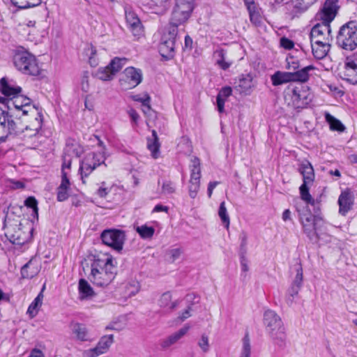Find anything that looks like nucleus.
<instances>
[{
    "label": "nucleus",
    "instance_id": "obj_19",
    "mask_svg": "<svg viewBox=\"0 0 357 357\" xmlns=\"http://www.w3.org/2000/svg\"><path fill=\"white\" fill-rule=\"evenodd\" d=\"M125 16L127 26L135 36L143 34V26L137 15L130 8H125Z\"/></svg>",
    "mask_w": 357,
    "mask_h": 357
},
{
    "label": "nucleus",
    "instance_id": "obj_36",
    "mask_svg": "<svg viewBox=\"0 0 357 357\" xmlns=\"http://www.w3.org/2000/svg\"><path fill=\"white\" fill-rule=\"evenodd\" d=\"M79 291L82 298H88L94 294L93 289L84 279H80L79 281Z\"/></svg>",
    "mask_w": 357,
    "mask_h": 357
},
{
    "label": "nucleus",
    "instance_id": "obj_56",
    "mask_svg": "<svg viewBox=\"0 0 357 357\" xmlns=\"http://www.w3.org/2000/svg\"><path fill=\"white\" fill-rule=\"evenodd\" d=\"M240 255H246L247 253V236L243 233L241 236Z\"/></svg>",
    "mask_w": 357,
    "mask_h": 357
},
{
    "label": "nucleus",
    "instance_id": "obj_26",
    "mask_svg": "<svg viewBox=\"0 0 357 357\" xmlns=\"http://www.w3.org/2000/svg\"><path fill=\"white\" fill-rule=\"evenodd\" d=\"M84 152V148L73 139H68L64 149V154L69 157L79 158Z\"/></svg>",
    "mask_w": 357,
    "mask_h": 357
},
{
    "label": "nucleus",
    "instance_id": "obj_24",
    "mask_svg": "<svg viewBox=\"0 0 357 357\" xmlns=\"http://www.w3.org/2000/svg\"><path fill=\"white\" fill-rule=\"evenodd\" d=\"M70 188V181L67 176V173L63 172L61 175V182L57 188V200L59 202L66 201L68 197V189Z\"/></svg>",
    "mask_w": 357,
    "mask_h": 357
},
{
    "label": "nucleus",
    "instance_id": "obj_12",
    "mask_svg": "<svg viewBox=\"0 0 357 357\" xmlns=\"http://www.w3.org/2000/svg\"><path fill=\"white\" fill-rule=\"evenodd\" d=\"M190 162V179L188 190L190 197L194 199L196 197L200 187L201 167L200 160L197 157L193 156Z\"/></svg>",
    "mask_w": 357,
    "mask_h": 357
},
{
    "label": "nucleus",
    "instance_id": "obj_48",
    "mask_svg": "<svg viewBox=\"0 0 357 357\" xmlns=\"http://www.w3.org/2000/svg\"><path fill=\"white\" fill-rule=\"evenodd\" d=\"M31 264V261H29L22 267L21 275L23 278H32L37 273L36 270L29 271Z\"/></svg>",
    "mask_w": 357,
    "mask_h": 357
},
{
    "label": "nucleus",
    "instance_id": "obj_15",
    "mask_svg": "<svg viewBox=\"0 0 357 357\" xmlns=\"http://www.w3.org/2000/svg\"><path fill=\"white\" fill-rule=\"evenodd\" d=\"M142 80V73L140 69L128 67L123 71V77L120 79V84L126 89H132L139 84Z\"/></svg>",
    "mask_w": 357,
    "mask_h": 357
},
{
    "label": "nucleus",
    "instance_id": "obj_41",
    "mask_svg": "<svg viewBox=\"0 0 357 357\" xmlns=\"http://www.w3.org/2000/svg\"><path fill=\"white\" fill-rule=\"evenodd\" d=\"M218 215L220 218L222 224L227 229H228L230 224V219L225 206V202H222L220 204Z\"/></svg>",
    "mask_w": 357,
    "mask_h": 357
},
{
    "label": "nucleus",
    "instance_id": "obj_7",
    "mask_svg": "<svg viewBox=\"0 0 357 357\" xmlns=\"http://www.w3.org/2000/svg\"><path fill=\"white\" fill-rule=\"evenodd\" d=\"M106 159L105 153L103 151L91 152L87 153L79 162V172L83 183H85V178H87L94 169L101 165L105 164Z\"/></svg>",
    "mask_w": 357,
    "mask_h": 357
},
{
    "label": "nucleus",
    "instance_id": "obj_22",
    "mask_svg": "<svg viewBox=\"0 0 357 357\" xmlns=\"http://www.w3.org/2000/svg\"><path fill=\"white\" fill-rule=\"evenodd\" d=\"M299 172L303 176V181L305 183H312L314 180V168L307 160L302 161L299 166Z\"/></svg>",
    "mask_w": 357,
    "mask_h": 357
},
{
    "label": "nucleus",
    "instance_id": "obj_28",
    "mask_svg": "<svg viewBox=\"0 0 357 357\" xmlns=\"http://www.w3.org/2000/svg\"><path fill=\"white\" fill-rule=\"evenodd\" d=\"M318 0H291L288 3L289 8H293L295 15L305 12L310 6L313 5Z\"/></svg>",
    "mask_w": 357,
    "mask_h": 357
},
{
    "label": "nucleus",
    "instance_id": "obj_14",
    "mask_svg": "<svg viewBox=\"0 0 357 357\" xmlns=\"http://www.w3.org/2000/svg\"><path fill=\"white\" fill-rule=\"evenodd\" d=\"M8 107L13 106L16 112H21L22 116L28 114H35L38 113L37 107L31 104V99L20 95H16L13 97L12 100L8 102Z\"/></svg>",
    "mask_w": 357,
    "mask_h": 357
},
{
    "label": "nucleus",
    "instance_id": "obj_46",
    "mask_svg": "<svg viewBox=\"0 0 357 357\" xmlns=\"http://www.w3.org/2000/svg\"><path fill=\"white\" fill-rule=\"evenodd\" d=\"M301 288V287L291 283V287L287 291V302L288 304L293 303L294 297L298 294Z\"/></svg>",
    "mask_w": 357,
    "mask_h": 357
},
{
    "label": "nucleus",
    "instance_id": "obj_33",
    "mask_svg": "<svg viewBox=\"0 0 357 357\" xmlns=\"http://www.w3.org/2000/svg\"><path fill=\"white\" fill-rule=\"evenodd\" d=\"M189 329L190 326L185 325L184 327L181 328L177 332L171 335L165 340H164L162 346L163 347H168L170 345L176 343L178 340H180L184 335L187 333Z\"/></svg>",
    "mask_w": 357,
    "mask_h": 357
},
{
    "label": "nucleus",
    "instance_id": "obj_37",
    "mask_svg": "<svg viewBox=\"0 0 357 357\" xmlns=\"http://www.w3.org/2000/svg\"><path fill=\"white\" fill-rule=\"evenodd\" d=\"M128 59L126 58L115 57L107 65L109 70L115 75L126 65Z\"/></svg>",
    "mask_w": 357,
    "mask_h": 357
},
{
    "label": "nucleus",
    "instance_id": "obj_40",
    "mask_svg": "<svg viewBox=\"0 0 357 357\" xmlns=\"http://www.w3.org/2000/svg\"><path fill=\"white\" fill-rule=\"evenodd\" d=\"M310 184V183H305L303 182L299 188L300 194L303 200H304L307 204L314 206L315 204V201L310 194L309 188L307 187V185Z\"/></svg>",
    "mask_w": 357,
    "mask_h": 357
},
{
    "label": "nucleus",
    "instance_id": "obj_18",
    "mask_svg": "<svg viewBox=\"0 0 357 357\" xmlns=\"http://www.w3.org/2000/svg\"><path fill=\"white\" fill-rule=\"evenodd\" d=\"M338 75L348 82L357 84V62L347 58L344 66L338 69Z\"/></svg>",
    "mask_w": 357,
    "mask_h": 357
},
{
    "label": "nucleus",
    "instance_id": "obj_9",
    "mask_svg": "<svg viewBox=\"0 0 357 357\" xmlns=\"http://www.w3.org/2000/svg\"><path fill=\"white\" fill-rule=\"evenodd\" d=\"M286 93L291 97L293 105L296 108H303L308 105L313 98V94L307 86L290 84Z\"/></svg>",
    "mask_w": 357,
    "mask_h": 357
},
{
    "label": "nucleus",
    "instance_id": "obj_34",
    "mask_svg": "<svg viewBox=\"0 0 357 357\" xmlns=\"http://www.w3.org/2000/svg\"><path fill=\"white\" fill-rule=\"evenodd\" d=\"M43 299V291H41L38 295L35 298L33 301L29 305L27 314L30 317L33 318L36 316L38 312L40 307L42 305Z\"/></svg>",
    "mask_w": 357,
    "mask_h": 357
},
{
    "label": "nucleus",
    "instance_id": "obj_55",
    "mask_svg": "<svg viewBox=\"0 0 357 357\" xmlns=\"http://www.w3.org/2000/svg\"><path fill=\"white\" fill-rule=\"evenodd\" d=\"M105 185V182H102L101 185L96 190V195L101 198L105 197L110 192V188L106 187Z\"/></svg>",
    "mask_w": 357,
    "mask_h": 357
},
{
    "label": "nucleus",
    "instance_id": "obj_47",
    "mask_svg": "<svg viewBox=\"0 0 357 357\" xmlns=\"http://www.w3.org/2000/svg\"><path fill=\"white\" fill-rule=\"evenodd\" d=\"M24 205L33 209V215L38 218V202L34 197H29L24 201Z\"/></svg>",
    "mask_w": 357,
    "mask_h": 357
},
{
    "label": "nucleus",
    "instance_id": "obj_30",
    "mask_svg": "<svg viewBox=\"0 0 357 357\" xmlns=\"http://www.w3.org/2000/svg\"><path fill=\"white\" fill-rule=\"evenodd\" d=\"M314 66L310 65L298 69L295 72H291L293 82H305L309 79V72L314 70Z\"/></svg>",
    "mask_w": 357,
    "mask_h": 357
},
{
    "label": "nucleus",
    "instance_id": "obj_49",
    "mask_svg": "<svg viewBox=\"0 0 357 357\" xmlns=\"http://www.w3.org/2000/svg\"><path fill=\"white\" fill-rule=\"evenodd\" d=\"M250 355L251 347L250 344V340L248 335H246L243 340V348L240 357H250Z\"/></svg>",
    "mask_w": 357,
    "mask_h": 357
},
{
    "label": "nucleus",
    "instance_id": "obj_50",
    "mask_svg": "<svg viewBox=\"0 0 357 357\" xmlns=\"http://www.w3.org/2000/svg\"><path fill=\"white\" fill-rule=\"evenodd\" d=\"M175 185L170 181H164L162 185V192L165 195H170L175 192Z\"/></svg>",
    "mask_w": 357,
    "mask_h": 357
},
{
    "label": "nucleus",
    "instance_id": "obj_45",
    "mask_svg": "<svg viewBox=\"0 0 357 357\" xmlns=\"http://www.w3.org/2000/svg\"><path fill=\"white\" fill-rule=\"evenodd\" d=\"M295 271L296 274L294 279L292 281V284L302 287L303 280V268L300 263L295 265Z\"/></svg>",
    "mask_w": 357,
    "mask_h": 357
},
{
    "label": "nucleus",
    "instance_id": "obj_31",
    "mask_svg": "<svg viewBox=\"0 0 357 357\" xmlns=\"http://www.w3.org/2000/svg\"><path fill=\"white\" fill-rule=\"evenodd\" d=\"M172 294L169 291L165 292L158 301L159 306L169 312L172 311L177 306L178 301L172 302Z\"/></svg>",
    "mask_w": 357,
    "mask_h": 357
},
{
    "label": "nucleus",
    "instance_id": "obj_44",
    "mask_svg": "<svg viewBox=\"0 0 357 357\" xmlns=\"http://www.w3.org/2000/svg\"><path fill=\"white\" fill-rule=\"evenodd\" d=\"M248 10L250 22L256 26L259 25L261 22V17L258 7L251 8Z\"/></svg>",
    "mask_w": 357,
    "mask_h": 357
},
{
    "label": "nucleus",
    "instance_id": "obj_38",
    "mask_svg": "<svg viewBox=\"0 0 357 357\" xmlns=\"http://www.w3.org/2000/svg\"><path fill=\"white\" fill-rule=\"evenodd\" d=\"M325 117L326 121L330 125V128L332 130L343 132L345 130V127L342 123V122L337 119L336 118H335L333 116L331 115L328 113H326Z\"/></svg>",
    "mask_w": 357,
    "mask_h": 357
},
{
    "label": "nucleus",
    "instance_id": "obj_51",
    "mask_svg": "<svg viewBox=\"0 0 357 357\" xmlns=\"http://www.w3.org/2000/svg\"><path fill=\"white\" fill-rule=\"evenodd\" d=\"M286 68L289 70H296L300 68L299 61L294 56H289L287 58V66Z\"/></svg>",
    "mask_w": 357,
    "mask_h": 357
},
{
    "label": "nucleus",
    "instance_id": "obj_11",
    "mask_svg": "<svg viewBox=\"0 0 357 357\" xmlns=\"http://www.w3.org/2000/svg\"><path fill=\"white\" fill-rule=\"evenodd\" d=\"M100 238L105 245L120 252L123 250L126 234L120 229H108L101 233Z\"/></svg>",
    "mask_w": 357,
    "mask_h": 357
},
{
    "label": "nucleus",
    "instance_id": "obj_53",
    "mask_svg": "<svg viewBox=\"0 0 357 357\" xmlns=\"http://www.w3.org/2000/svg\"><path fill=\"white\" fill-rule=\"evenodd\" d=\"M198 345L201 349L204 352L209 350L208 337L206 335H202L201 339L198 342Z\"/></svg>",
    "mask_w": 357,
    "mask_h": 357
},
{
    "label": "nucleus",
    "instance_id": "obj_16",
    "mask_svg": "<svg viewBox=\"0 0 357 357\" xmlns=\"http://www.w3.org/2000/svg\"><path fill=\"white\" fill-rule=\"evenodd\" d=\"M339 8L338 0H326L322 8L317 13V17L324 23L331 24L336 17Z\"/></svg>",
    "mask_w": 357,
    "mask_h": 357
},
{
    "label": "nucleus",
    "instance_id": "obj_58",
    "mask_svg": "<svg viewBox=\"0 0 357 357\" xmlns=\"http://www.w3.org/2000/svg\"><path fill=\"white\" fill-rule=\"evenodd\" d=\"M232 89L230 86H225L221 89L217 96L226 99L231 96Z\"/></svg>",
    "mask_w": 357,
    "mask_h": 357
},
{
    "label": "nucleus",
    "instance_id": "obj_61",
    "mask_svg": "<svg viewBox=\"0 0 357 357\" xmlns=\"http://www.w3.org/2000/svg\"><path fill=\"white\" fill-rule=\"evenodd\" d=\"M241 267L243 272H247L249 270L248 261L246 258V255H240Z\"/></svg>",
    "mask_w": 357,
    "mask_h": 357
},
{
    "label": "nucleus",
    "instance_id": "obj_60",
    "mask_svg": "<svg viewBox=\"0 0 357 357\" xmlns=\"http://www.w3.org/2000/svg\"><path fill=\"white\" fill-rule=\"evenodd\" d=\"M71 162H72V158L64 154L63 156V164H62L61 174H63V172H65L66 168H68V169L70 168Z\"/></svg>",
    "mask_w": 357,
    "mask_h": 357
},
{
    "label": "nucleus",
    "instance_id": "obj_20",
    "mask_svg": "<svg viewBox=\"0 0 357 357\" xmlns=\"http://www.w3.org/2000/svg\"><path fill=\"white\" fill-rule=\"evenodd\" d=\"M339 213L342 215H346L347 213L351 209L354 204V195L350 190L341 192L338 198Z\"/></svg>",
    "mask_w": 357,
    "mask_h": 357
},
{
    "label": "nucleus",
    "instance_id": "obj_3",
    "mask_svg": "<svg viewBox=\"0 0 357 357\" xmlns=\"http://www.w3.org/2000/svg\"><path fill=\"white\" fill-rule=\"evenodd\" d=\"M264 324L266 332L280 348L286 346L285 328L280 316L273 310H268L264 314Z\"/></svg>",
    "mask_w": 357,
    "mask_h": 357
},
{
    "label": "nucleus",
    "instance_id": "obj_29",
    "mask_svg": "<svg viewBox=\"0 0 357 357\" xmlns=\"http://www.w3.org/2000/svg\"><path fill=\"white\" fill-rule=\"evenodd\" d=\"M272 84L275 86L293 82L291 72H282L278 70L271 75Z\"/></svg>",
    "mask_w": 357,
    "mask_h": 357
},
{
    "label": "nucleus",
    "instance_id": "obj_64",
    "mask_svg": "<svg viewBox=\"0 0 357 357\" xmlns=\"http://www.w3.org/2000/svg\"><path fill=\"white\" fill-rule=\"evenodd\" d=\"M216 102H217V107H218V112L220 113H222L225 110L224 107H225V99L221 98H220V96H217Z\"/></svg>",
    "mask_w": 357,
    "mask_h": 357
},
{
    "label": "nucleus",
    "instance_id": "obj_62",
    "mask_svg": "<svg viewBox=\"0 0 357 357\" xmlns=\"http://www.w3.org/2000/svg\"><path fill=\"white\" fill-rule=\"evenodd\" d=\"M10 3L15 6V7H17L18 8L21 9L22 7L25 6L26 5L29 6L30 5V2L29 3L26 0H9Z\"/></svg>",
    "mask_w": 357,
    "mask_h": 357
},
{
    "label": "nucleus",
    "instance_id": "obj_2",
    "mask_svg": "<svg viewBox=\"0 0 357 357\" xmlns=\"http://www.w3.org/2000/svg\"><path fill=\"white\" fill-rule=\"evenodd\" d=\"M116 273V268L113 264L112 257L106 256L103 259H94L88 278L94 285L104 287L114 279Z\"/></svg>",
    "mask_w": 357,
    "mask_h": 357
},
{
    "label": "nucleus",
    "instance_id": "obj_1",
    "mask_svg": "<svg viewBox=\"0 0 357 357\" xmlns=\"http://www.w3.org/2000/svg\"><path fill=\"white\" fill-rule=\"evenodd\" d=\"M37 116L31 127L26 126L25 128H20L8 111L0 108V143L6 142L10 137L26 140L36 136L40 130L43 122L42 114L38 112Z\"/></svg>",
    "mask_w": 357,
    "mask_h": 357
},
{
    "label": "nucleus",
    "instance_id": "obj_43",
    "mask_svg": "<svg viewBox=\"0 0 357 357\" xmlns=\"http://www.w3.org/2000/svg\"><path fill=\"white\" fill-rule=\"evenodd\" d=\"M96 76L101 80L108 81L112 79L114 75L109 70L108 66H107L104 68H100L96 73Z\"/></svg>",
    "mask_w": 357,
    "mask_h": 357
},
{
    "label": "nucleus",
    "instance_id": "obj_25",
    "mask_svg": "<svg viewBox=\"0 0 357 357\" xmlns=\"http://www.w3.org/2000/svg\"><path fill=\"white\" fill-rule=\"evenodd\" d=\"M151 133V137L147 138V148L150 151L151 156L156 159L160 155V144L157 132L152 130Z\"/></svg>",
    "mask_w": 357,
    "mask_h": 357
},
{
    "label": "nucleus",
    "instance_id": "obj_21",
    "mask_svg": "<svg viewBox=\"0 0 357 357\" xmlns=\"http://www.w3.org/2000/svg\"><path fill=\"white\" fill-rule=\"evenodd\" d=\"M313 56L317 59H322L328 53L331 49V43L310 41Z\"/></svg>",
    "mask_w": 357,
    "mask_h": 357
},
{
    "label": "nucleus",
    "instance_id": "obj_54",
    "mask_svg": "<svg viewBox=\"0 0 357 357\" xmlns=\"http://www.w3.org/2000/svg\"><path fill=\"white\" fill-rule=\"evenodd\" d=\"M182 252L183 251L181 248H174L169 250L168 255L169 256V260L172 262L175 261L181 257Z\"/></svg>",
    "mask_w": 357,
    "mask_h": 357
},
{
    "label": "nucleus",
    "instance_id": "obj_63",
    "mask_svg": "<svg viewBox=\"0 0 357 357\" xmlns=\"http://www.w3.org/2000/svg\"><path fill=\"white\" fill-rule=\"evenodd\" d=\"M101 355L99 354V351L96 350V348L94 347L93 349L85 351L84 353V357H97L98 356Z\"/></svg>",
    "mask_w": 357,
    "mask_h": 357
},
{
    "label": "nucleus",
    "instance_id": "obj_4",
    "mask_svg": "<svg viewBox=\"0 0 357 357\" xmlns=\"http://www.w3.org/2000/svg\"><path fill=\"white\" fill-rule=\"evenodd\" d=\"M13 61L15 67L24 75L37 76L40 74V68L36 56L22 47L15 51Z\"/></svg>",
    "mask_w": 357,
    "mask_h": 357
},
{
    "label": "nucleus",
    "instance_id": "obj_42",
    "mask_svg": "<svg viewBox=\"0 0 357 357\" xmlns=\"http://www.w3.org/2000/svg\"><path fill=\"white\" fill-rule=\"evenodd\" d=\"M217 64L223 70L228 69L231 65V62L227 61L225 58V52L224 50H220L216 52Z\"/></svg>",
    "mask_w": 357,
    "mask_h": 357
},
{
    "label": "nucleus",
    "instance_id": "obj_35",
    "mask_svg": "<svg viewBox=\"0 0 357 357\" xmlns=\"http://www.w3.org/2000/svg\"><path fill=\"white\" fill-rule=\"evenodd\" d=\"M114 342L113 335H105L98 342L96 347V350L99 351V354H105Z\"/></svg>",
    "mask_w": 357,
    "mask_h": 357
},
{
    "label": "nucleus",
    "instance_id": "obj_17",
    "mask_svg": "<svg viewBox=\"0 0 357 357\" xmlns=\"http://www.w3.org/2000/svg\"><path fill=\"white\" fill-rule=\"evenodd\" d=\"M331 43L333 40L331 27L330 24L318 23L315 24L310 31V41Z\"/></svg>",
    "mask_w": 357,
    "mask_h": 357
},
{
    "label": "nucleus",
    "instance_id": "obj_27",
    "mask_svg": "<svg viewBox=\"0 0 357 357\" xmlns=\"http://www.w3.org/2000/svg\"><path fill=\"white\" fill-rule=\"evenodd\" d=\"M70 328L73 334L77 340L83 342L90 340L89 331L84 324L79 323H72L70 324Z\"/></svg>",
    "mask_w": 357,
    "mask_h": 357
},
{
    "label": "nucleus",
    "instance_id": "obj_57",
    "mask_svg": "<svg viewBox=\"0 0 357 357\" xmlns=\"http://www.w3.org/2000/svg\"><path fill=\"white\" fill-rule=\"evenodd\" d=\"M280 45L286 50H291L294 47V43L291 40L282 37L280 39Z\"/></svg>",
    "mask_w": 357,
    "mask_h": 357
},
{
    "label": "nucleus",
    "instance_id": "obj_8",
    "mask_svg": "<svg viewBox=\"0 0 357 357\" xmlns=\"http://www.w3.org/2000/svg\"><path fill=\"white\" fill-rule=\"evenodd\" d=\"M194 0H176L169 25L176 26L185 24L190 18L194 9Z\"/></svg>",
    "mask_w": 357,
    "mask_h": 357
},
{
    "label": "nucleus",
    "instance_id": "obj_39",
    "mask_svg": "<svg viewBox=\"0 0 357 357\" xmlns=\"http://www.w3.org/2000/svg\"><path fill=\"white\" fill-rule=\"evenodd\" d=\"M135 230L140 237L144 239L152 238L155 233V229L153 227H149L146 225L137 226L135 227Z\"/></svg>",
    "mask_w": 357,
    "mask_h": 357
},
{
    "label": "nucleus",
    "instance_id": "obj_6",
    "mask_svg": "<svg viewBox=\"0 0 357 357\" xmlns=\"http://www.w3.org/2000/svg\"><path fill=\"white\" fill-rule=\"evenodd\" d=\"M21 226L20 220L11 219L8 215L5 217L3 225L4 234L12 244L22 245L27 241L28 236L22 231Z\"/></svg>",
    "mask_w": 357,
    "mask_h": 357
},
{
    "label": "nucleus",
    "instance_id": "obj_23",
    "mask_svg": "<svg viewBox=\"0 0 357 357\" xmlns=\"http://www.w3.org/2000/svg\"><path fill=\"white\" fill-rule=\"evenodd\" d=\"M254 86L252 77L250 74L241 75L236 85V89L240 93L250 94Z\"/></svg>",
    "mask_w": 357,
    "mask_h": 357
},
{
    "label": "nucleus",
    "instance_id": "obj_32",
    "mask_svg": "<svg viewBox=\"0 0 357 357\" xmlns=\"http://www.w3.org/2000/svg\"><path fill=\"white\" fill-rule=\"evenodd\" d=\"M0 88L2 93L6 96H15L19 94L22 91V88L20 86H14L8 84L5 77L0 79Z\"/></svg>",
    "mask_w": 357,
    "mask_h": 357
},
{
    "label": "nucleus",
    "instance_id": "obj_59",
    "mask_svg": "<svg viewBox=\"0 0 357 357\" xmlns=\"http://www.w3.org/2000/svg\"><path fill=\"white\" fill-rule=\"evenodd\" d=\"M128 114L130 117L132 123H134L135 125H137L138 121L139 119V115L138 114L137 111L134 109H130V110H128Z\"/></svg>",
    "mask_w": 357,
    "mask_h": 357
},
{
    "label": "nucleus",
    "instance_id": "obj_10",
    "mask_svg": "<svg viewBox=\"0 0 357 357\" xmlns=\"http://www.w3.org/2000/svg\"><path fill=\"white\" fill-rule=\"evenodd\" d=\"M178 28L176 26L168 24L165 29L159 46L160 55L166 59H170L174 56Z\"/></svg>",
    "mask_w": 357,
    "mask_h": 357
},
{
    "label": "nucleus",
    "instance_id": "obj_5",
    "mask_svg": "<svg viewBox=\"0 0 357 357\" xmlns=\"http://www.w3.org/2000/svg\"><path fill=\"white\" fill-rule=\"evenodd\" d=\"M336 44L346 51H353L357 48V21L351 20L340 28Z\"/></svg>",
    "mask_w": 357,
    "mask_h": 357
},
{
    "label": "nucleus",
    "instance_id": "obj_52",
    "mask_svg": "<svg viewBox=\"0 0 357 357\" xmlns=\"http://www.w3.org/2000/svg\"><path fill=\"white\" fill-rule=\"evenodd\" d=\"M132 100L142 103V106L151 102V97L145 93L143 95L137 94L132 96Z\"/></svg>",
    "mask_w": 357,
    "mask_h": 357
},
{
    "label": "nucleus",
    "instance_id": "obj_13",
    "mask_svg": "<svg viewBox=\"0 0 357 357\" xmlns=\"http://www.w3.org/2000/svg\"><path fill=\"white\" fill-rule=\"evenodd\" d=\"M298 212L299 213V219L304 233L307 234L310 240L317 241L319 237L317 233L316 221L318 220V217L312 215L310 211L301 213L298 210Z\"/></svg>",
    "mask_w": 357,
    "mask_h": 357
}]
</instances>
